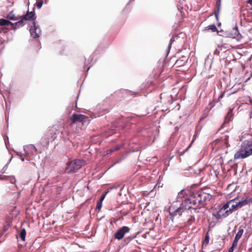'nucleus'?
<instances>
[{
	"instance_id": "f257e3e1",
	"label": "nucleus",
	"mask_w": 252,
	"mask_h": 252,
	"mask_svg": "<svg viewBox=\"0 0 252 252\" xmlns=\"http://www.w3.org/2000/svg\"><path fill=\"white\" fill-rule=\"evenodd\" d=\"M211 198L210 194L202 190L192 192L189 198L182 201L180 207L175 208L174 206L169 208V213L172 217L178 216L187 224H191L195 220L194 213H203V208L206 202Z\"/></svg>"
},
{
	"instance_id": "f03ea898",
	"label": "nucleus",
	"mask_w": 252,
	"mask_h": 252,
	"mask_svg": "<svg viewBox=\"0 0 252 252\" xmlns=\"http://www.w3.org/2000/svg\"><path fill=\"white\" fill-rule=\"evenodd\" d=\"M252 155V139L245 140L242 142L238 151L234 155V159L245 158Z\"/></svg>"
},
{
	"instance_id": "7ed1b4c3",
	"label": "nucleus",
	"mask_w": 252,
	"mask_h": 252,
	"mask_svg": "<svg viewBox=\"0 0 252 252\" xmlns=\"http://www.w3.org/2000/svg\"><path fill=\"white\" fill-rule=\"evenodd\" d=\"M238 198L236 197L227 202V204L231 213L243 206L252 203V198H242V199L239 201H238Z\"/></svg>"
},
{
	"instance_id": "20e7f679",
	"label": "nucleus",
	"mask_w": 252,
	"mask_h": 252,
	"mask_svg": "<svg viewBox=\"0 0 252 252\" xmlns=\"http://www.w3.org/2000/svg\"><path fill=\"white\" fill-rule=\"evenodd\" d=\"M85 162L82 159H75L68 162L65 169L67 173H74L85 165Z\"/></svg>"
},
{
	"instance_id": "39448f33",
	"label": "nucleus",
	"mask_w": 252,
	"mask_h": 252,
	"mask_svg": "<svg viewBox=\"0 0 252 252\" xmlns=\"http://www.w3.org/2000/svg\"><path fill=\"white\" fill-rule=\"evenodd\" d=\"M231 214V211L226 203L220 208L216 214H213V216H215L217 219L219 220L222 218H225Z\"/></svg>"
},
{
	"instance_id": "423d86ee",
	"label": "nucleus",
	"mask_w": 252,
	"mask_h": 252,
	"mask_svg": "<svg viewBox=\"0 0 252 252\" xmlns=\"http://www.w3.org/2000/svg\"><path fill=\"white\" fill-rule=\"evenodd\" d=\"M57 129L53 127L49 128L47 131H46L44 136L41 138V142L48 145L49 142V140L53 138V136L56 134Z\"/></svg>"
},
{
	"instance_id": "0eeeda50",
	"label": "nucleus",
	"mask_w": 252,
	"mask_h": 252,
	"mask_svg": "<svg viewBox=\"0 0 252 252\" xmlns=\"http://www.w3.org/2000/svg\"><path fill=\"white\" fill-rule=\"evenodd\" d=\"M130 230V228L126 226H124L121 228L118 229L115 234H114V238L116 239L120 240L122 239L125 234L128 233Z\"/></svg>"
},
{
	"instance_id": "6e6552de",
	"label": "nucleus",
	"mask_w": 252,
	"mask_h": 252,
	"mask_svg": "<svg viewBox=\"0 0 252 252\" xmlns=\"http://www.w3.org/2000/svg\"><path fill=\"white\" fill-rule=\"evenodd\" d=\"M88 119V117L82 114H73L71 118L72 124L77 122L84 123Z\"/></svg>"
},
{
	"instance_id": "1a4fd4ad",
	"label": "nucleus",
	"mask_w": 252,
	"mask_h": 252,
	"mask_svg": "<svg viewBox=\"0 0 252 252\" xmlns=\"http://www.w3.org/2000/svg\"><path fill=\"white\" fill-rule=\"evenodd\" d=\"M188 58L185 56H182L175 62V65L177 67L182 66L187 62Z\"/></svg>"
},
{
	"instance_id": "9d476101",
	"label": "nucleus",
	"mask_w": 252,
	"mask_h": 252,
	"mask_svg": "<svg viewBox=\"0 0 252 252\" xmlns=\"http://www.w3.org/2000/svg\"><path fill=\"white\" fill-rule=\"evenodd\" d=\"M37 27L36 26V24L35 21L33 22V27H32L30 29V33L31 35L34 38H37L39 37L38 33H37L36 32Z\"/></svg>"
},
{
	"instance_id": "9b49d317",
	"label": "nucleus",
	"mask_w": 252,
	"mask_h": 252,
	"mask_svg": "<svg viewBox=\"0 0 252 252\" xmlns=\"http://www.w3.org/2000/svg\"><path fill=\"white\" fill-rule=\"evenodd\" d=\"M35 13L34 12H27L26 15H25L22 18V20H23V22L24 23V21L33 20V21L35 20L34 18Z\"/></svg>"
},
{
	"instance_id": "f8f14e48",
	"label": "nucleus",
	"mask_w": 252,
	"mask_h": 252,
	"mask_svg": "<svg viewBox=\"0 0 252 252\" xmlns=\"http://www.w3.org/2000/svg\"><path fill=\"white\" fill-rule=\"evenodd\" d=\"M233 114L232 113V109H230L227 112V115L225 117L224 121L222 125L225 123H228L233 119Z\"/></svg>"
},
{
	"instance_id": "ddd939ff",
	"label": "nucleus",
	"mask_w": 252,
	"mask_h": 252,
	"mask_svg": "<svg viewBox=\"0 0 252 252\" xmlns=\"http://www.w3.org/2000/svg\"><path fill=\"white\" fill-rule=\"evenodd\" d=\"M124 147V144H121L120 145H117L114 147H112L105 152L106 155H109L112 154L115 151H118L120 150L122 147Z\"/></svg>"
},
{
	"instance_id": "4468645a",
	"label": "nucleus",
	"mask_w": 252,
	"mask_h": 252,
	"mask_svg": "<svg viewBox=\"0 0 252 252\" xmlns=\"http://www.w3.org/2000/svg\"><path fill=\"white\" fill-rule=\"evenodd\" d=\"M220 0H218L216 2V7L214 10V14L215 15L216 17L218 18V15L219 14L220 10Z\"/></svg>"
},
{
	"instance_id": "2eb2a0df",
	"label": "nucleus",
	"mask_w": 252,
	"mask_h": 252,
	"mask_svg": "<svg viewBox=\"0 0 252 252\" xmlns=\"http://www.w3.org/2000/svg\"><path fill=\"white\" fill-rule=\"evenodd\" d=\"M11 25L12 27V29L15 30L17 28L23 27L24 25V23L23 22V20L21 19L15 23H11Z\"/></svg>"
},
{
	"instance_id": "dca6fc26",
	"label": "nucleus",
	"mask_w": 252,
	"mask_h": 252,
	"mask_svg": "<svg viewBox=\"0 0 252 252\" xmlns=\"http://www.w3.org/2000/svg\"><path fill=\"white\" fill-rule=\"evenodd\" d=\"M6 18L11 20L16 21L20 19V17L15 16L13 11H11L7 15Z\"/></svg>"
},
{
	"instance_id": "f3484780",
	"label": "nucleus",
	"mask_w": 252,
	"mask_h": 252,
	"mask_svg": "<svg viewBox=\"0 0 252 252\" xmlns=\"http://www.w3.org/2000/svg\"><path fill=\"white\" fill-rule=\"evenodd\" d=\"M231 34V37L234 38H238L240 34L238 32V29L237 27H235V28H233Z\"/></svg>"
},
{
	"instance_id": "a211bd4d",
	"label": "nucleus",
	"mask_w": 252,
	"mask_h": 252,
	"mask_svg": "<svg viewBox=\"0 0 252 252\" xmlns=\"http://www.w3.org/2000/svg\"><path fill=\"white\" fill-rule=\"evenodd\" d=\"M243 232H244L243 228H242V226H240L239 227L238 231L237 232V233H236V234L235 235V238L239 240L241 238V237H242V236L243 234Z\"/></svg>"
},
{
	"instance_id": "6ab92c4d",
	"label": "nucleus",
	"mask_w": 252,
	"mask_h": 252,
	"mask_svg": "<svg viewBox=\"0 0 252 252\" xmlns=\"http://www.w3.org/2000/svg\"><path fill=\"white\" fill-rule=\"evenodd\" d=\"M11 22L4 19H0V25L1 26L11 25Z\"/></svg>"
},
{
	"instance_id": "aec40b11",
	"label": "nucleus",
	"mask_w": 252,
	"mask_h": 252,
	"mask_svg": "<svg viewBox=\"0 0 252 252\" xmlns=\"http://www.w3.org/2000/svg\"><path fill=\"white\" fill-rule=\"evenodd\" d=\"M26 235V231L25 229H22L20 232L19 237L20 239L23 241L25 240Z\"/></svg>"
},
{
	"instance_id": "412c9836",
	"label": "nucleus",
	"mask_w": 252,
	"mask_h": 252,
	"mask_svg": "<svg viewBox=\"0 0 252 252\" xmlns=\"http://www.w3.org/2000/svg\"><path fill=\"white\" fill-rule=\"evenodd\" d=\"M209 239H210V237H209V233L208 232L206 234L205 239L203 241L202 245L205 246H207L209 243Z\"/></svg>"
},
{
	"instance_id": "4be33fe9",
	"label": "nucleus",
	"mask_w": 252,
	"mask_h": 252,
	"mask_svg": "<svg viewBox=\"0 0 252 252\" xmlns=\"http://www.w3.org/2000/svg\"><path fill=\"white\" fill-rule=\"evenodd\" d=\"M187 196L186 192L185 190L183 189L181 190L178 194V198H182Z\"/></svg>"
},
{
	"instance_id": "5701e85b",
	"label": "nucleus",
	"mask_w": 252,
	"mask_h": 252,
	"mask_svg": "<svg viewBox=\"0 0 252 252\" xmlns=\"http://www.w3.org/2000/svg\"><path fill=\"white\" fill-rule=\"evenodd\" d=\"M7 181H9L11 184H15L16 179L14 176H8Z\"/></svg>"
},
{
	"instance_id": "b1692460",
	"label": "nucleus",
	"mask_w": 252,
	"mask_h": 252,
	"mask_svg": "<svg viewBox=\"0 0 252 252\" xmlns=\"http://www.w3.org/2000/svg\"><path fill=\"white\" fill-rule=\"evenodd\" d=\"M102 207V202L98 201L96 204V210H98L99 211Z\"/></svg>"
},
{
	"instance_id": "393cba45",
	"label": "nucleus",
	"mask_w": 252,
	"mask_h": 252,
	"mask_svg": "<svg viewBox=\"0 0 252 252\" xmlns=\"http://www.w3.org/2000/svg\"><path fill=\"white\" fill-rule=\"evenodd\" d=\"M109 192L108 190H107L106 191H105L103 194L102 195H101V196L100 197V199L99 200V201H101L102 202L103 200L104 199L105 197V196L107 194V193Z\"/></svg>"
},
{
	"instance_id": "a878e982",
	"label": "nucleus",
	"mask_w": 252,
	"mask_h": 252,
	"mask_svg": "<svg viewBox=\"0 0 252 252\" xmlns=\"http://www.w3.org/2000/svg\"><path fill=\"white\" fill-rule=\"evenodd\" d=\"M209 29L211 30L212 32H215L217 31V29L215 25H211L208 27Z\"/></svg>"
},
{
	"instance_id": "bb28decb",
	"label": "nucleus",
	"mask_w": 252,
	"mask_h": 252,
	"mask_svg": "<svg viewBox=\"0 0 252 252\" xmlns=\"http://www.w3.org/2000/svg\"><path fill=\"white\" fill-rule=\"evenodd\" d=\"M238 241H239L238 239L234 238V240L233 242V243H232V245L231 246H232V247H234V248L236 247V246H237Z\"/></svg>"
},
{
	"instance_id": "cd10ccee",
	"label": "nucleus",
	"mask_w": 252,
	"mask_h": 252,
	"mask_svg": "<svg viewBox=\"0 0 252 252\" xmlns=\"http://www.w3.org/2000/svg\"><path fill=\"white\" fill-rule=\"evenodd\" d=\"M7 176L5 175H0V180H6L7 181Z\"/></svg>"
},
{
	"instance_id": "c85d7f7f",
	"label": "nucleus",
	"mask_w": 252,
	"mask_h": 252,
	"mask_svg": "<svg viewBox=\"0 0 252 252\" xmlns=\"http://www.w3.org/2000/svg\"><path fill=\"white\" fill-rule=\"evenodd\" d=\"M224 95V92L221 93V94L219 97L218 101H220V99L221 98H222V97H223Z\"/></svg>"
},
{
	"instance_id": "c756f323",
	"label": "nucleus",
	"mask_w": 252,
	"mask_h": 252,
	"mask_svg": "<svg viewBox=\"0 0 252 252\" xmlns=\"http://www.w3.org/2000/svg\"><path fill=\"white\" fill-rule=\"evenodd\" d=\"M43 4V2L42 1L38 2L37 4V7L38 8H40L42 5Z\"/></svg>"
},
{
	"instance_id": "7c9ffc66",
	"label": "nucleus",
	"mask_w": 252,
	"mask_h": 252,
	"mask_svg": "<svg viewBox=\"0 0 252 252\" xmlns=\"http://www.w3.org/2000/svg\"><path fill=\"white\" fill-rule=\"evenodd\" d=\"M234 247H232V246H231V247L229 248L228 249V252H233L234 251Z\"/></svg>"
},
{
	"instance_id": "2f4dec72",
	"label": "nucleus",
	"mask_w": 252,
	"mask_h": 252,
	"mask_svg": "<svg viewBox=\"0 0 252 252\" xmlns=\"http://www.w3.org/2000/svg\"><path fill=\"white\" fill-rule=\"evenodd\" d=\"M193 142V140H192V141H191V143H190V145H189V146L186 148V149L185 151H186L188 150V149L190 147V146H191V144H192V143Z\"/></svg>"
},
{
	"instance_id": "473e14b6",
	"label": "nucleus",
	"mask_w": 252,
	"mask_h": 252,
	"mask_svg": "<svg viewBox=\"0 0 252 252\" xmlns=\"http://www.w3.org/2000/svg\"><path fill=\"white\" fill-rule=\"evenodd\" d=\"M247 2L252 5V0H248Z\"/></svg>"
},
{
	"instance_id": "72a5a7b5",
	"label": "nucleus",
	"mask_w": 252,
	"mask_h": 252,
	"mask_svg": "<svg viewBox=\"0 0 252 252\" xmlns=\"http://www.w3.org/2000/svg\"><path fill=\"white\" fill-rule=\"evenodd\" d=\"M4 29L7 30V28H0V33L2 31H3Z\"/></svg>"
},
{
	"instance_id": "f704fd0d",
	"label": "nucleus",
	"mask_w": 252,
	"mask_h": 252,
	"mask_svg": "<svg viewBox=\"0 0 252 252\" xmlns=\"http://www.w3.org/2000/svg\"><path fill=\"white\" fill-rule=\"evenodd\" d=\"M250 78L251 77H249L246 80V82H247L248 81H249L250 79Z\"/></svg>"
},
{
	"instance_id": "c9c22d12",
	"label": "nucleus",
	"mask_w": 252,
	"mask_h": 252,
	"mask_svg": "<svg viewBox=\"0 0 252 252\" xmlns=\"http://www.w3.org/2000/svg\"><path fill=\"white\" fill-rule=\"evenodd\" d=\"M124 128V126H121V128H122V129H123V128Z\"/></svg>"
}]
</instances>
